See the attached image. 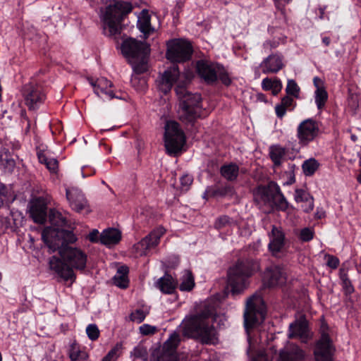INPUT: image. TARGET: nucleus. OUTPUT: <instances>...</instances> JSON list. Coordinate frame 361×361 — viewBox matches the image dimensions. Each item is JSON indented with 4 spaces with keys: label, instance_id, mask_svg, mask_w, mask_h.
Segmentation results:
<instances>
[{
    "label": "nucleus",
    "instance_id": "1",
    "mask_svg": "<svg viewBox=\"0 0 361 361\" xmlns=\"http://www.w3.org/2000/svg\"><path fill=\"white\" fill-rule=\"evenodd\" d=\"M87 255L80 247L66 246L59 250V256L49 258V269L66 281L73 283L76 279L74 270L83 271L87 267Z\"/></svg>",
    "mask_w": 361,
    "mask_h": 361
},
{
    "label": "nucleus",
    "instance_id": "2",
    "mask_svg": "<svg viewBox=\"0 0 361 361\" xmlns=\"http://www.w3.org/2000/svg\"><path fill=\"white\" fill-rule=\"evenodd\" d=\"M210 312L205 311L185 317L181 324L183 335L197 339L202 343H216L218 341L217 333L210 323Z\"/></svg>",
    "mask_w": 361,
    "mask_h": 361
},
{
    "label": "nucleus",
    "instance_id": "3",
    "mask_svg": "<svg viewBox=\"0 0 361 361\" xmlns=\"http://www.w3.org/2000/svg\"><path fill=\"white\" fill-rule=\"evenodd\" d=\"M131 10L132 5L129 2L116 0L110 2L101 13L104 34L109 37L118 34L121 30V21L123 15L130 13Z\"/></svg>",
    "mask_w": 361,
    "mask_h": 361
},
{
    "label": "nucleus",
    "instance_id": "4",
    "mask_svg": "<svg viewBox=\"0 0 361 361\" xmlns=\"http://www.w3.org/2000/svg\"><path fill=\"white\" fill-rule=\"evenodd\" d=\"M121 49L133 71L142 73L147 71L149 48L146 43L128 38L123 40Z\"/></svg>",
    "mask_w": 361,
    "mask_h": 361
},
{
    "label": "nucleus",
    "instance_id": "5",
    "mask_svg": "<svg viewBox=\"0 0 361 361\" xmlns=\"http://www.w3.org/2000/svg\"><path fill=\"white\" fill-rule=\"evenodd\" d=\"M265 313V305L260 295L254 294L247 299L244 312V325L247 334L249 343L248 354H251L255 348V343L250 337V330L257 327L263 322Z\"/></svg>",
    "mask_w": 361,
    "mask_h": 361
},
{
    "label": "nucleus",
    "instance_id": "6",
    "mask_svg": "<svg viewBox=\"0 0 361 361\" xmlns=\"http://www.w3.org/2000/svg\"><path fill=\"white\" fill-rule=\"evenodd\" d=\"M176 92L179 99L178 115L180 120L192 122L200 116L201 111V96L189 92L184 86L178 83Z\"/></svg>",
    "mask_w": 361,
    "mask_h": 361
},
{
    "label": "nucleus",
    "instance_id": "7",
    "mask_svg": "<svg viewBox=\"0 0 361 361\" xmlns=\"http://www.w3.org/2000/svg\"><path fill=\"white\" fill-rule=\"evenodd\" d=\"M259 269L258 264L255 262L249 267L248 262H239L231 268L228 274V284L231 288L233 294L239 293L246 288L247 279Z\"/></svg>",
    "mask_w": 361,
    "mask_h": 361
},
{
    "label": "nucleus",
    "instance_id": "8",
    "mask_svg": "<svg viewBox=\"0 0 361 361\" xmlns=\"http://www.w3.org/2000/svg\"><path fill=\"white\" fill-rule=\"evenodd\" d=\"M42 238L51 252L56 250L59 252L61 247L68 246L66 244L74 243L77 240L73 232L51 227L44 229Z\"/></svg>",
    "mask_w": 361,
    "mask_h": 361
},
{
    "label": "nucleus",
    "instance_id": "9",
    "mask_svg": "<svg viewBox=\"0 0 361 361\" xmlns=\"http://www.w3.org/2000/svg\"><path fill=\"white\" fill-rule=\"evenodd\" d=\"M164 146L169 154H176L183 148L185 137L179 124L174 121H167L164 126Z\"/></svg>",
    "mask_w": 361,
    "mask_h": 361
},
{
    "label": "nucleus",
    "instance_id": "10",
    "mask_svg": "<svg viewBox=\"0 0 361 361\" xmlns=\"http://www.w3.org/2000/svg\"><path fill=\"white\" fill-rule=\"evenodd\" d=\"M166 56L173 63H182L189 60L192 53L191 44L183 39H173L166 43Z\"/></svg>",
    "mask_w": 361,
    "mask_h": 361
},
{
    "label": "nucleus",
    "instance_id": "11",
    "mask_svg": "<svg viewBox=\"0 0 361 361\" xmlns=\"http://www.w3.org/2000/svg\"><path fill=\"white\" fill-rule=\"evenodd\" d=\"M327 326H321V338L317 343L314 355L316 361H333L334 348L327 333Z\"/></svg>",
    "mask_w": 361,
    "mask_h": 361
},
{
    "label": "nucleus",
    "instance_id": "12",
    "mask_svg": "<svg viewBox=\"0 0 361 361\" xmlns=\"http://www.w3.org/2000/svg\"><path fill=\"white\" fill-rule=\"evenodd\" d=\"M165 232L166 230L161 226L153 230L148 235L134 245L133 250L135 255L137 256L146 255L151 249L159 244L160 238Z\"/></svg>",
    "mask_w": 361,
    "mask_h": 361
},
{
    "label": "nucleus",
    "instance_id": "13",
    "mask_svg": "<svg viewBox=\"0 0 361 361\" xmlns=\"http://www.w3.org/2000/svg\"><path fill=\"white\" fill-rule=\"evenodd\" d=\"M319 126L318 123L308 118L302 121L297 128V137L299 143L307 145L313 141L319 135Z\"/></svg>",
    "mask_w": 361,
    "mask_h": 361
},
{
    "label": "nucleus",
    "instance_id": "14",
    "mask_svg": "<svg viewBox=\"0 0 361 361\" xmlns=\"http://www.w3.org/2000/svg\"><path fill=\"white\" fill-rule=\"evenodd\" d=\"M180 342L179 336L174 333L165 341L161 351L153 353V361H177L176 348Z\"/></svg>",
    "mask_w": 361,
    "mask_h": 361
},
{
    "label": "nucleus",
    "instance_id": "15",
    "mask_svg": "<svg viewBox=\"0 0 361 361\" xmlns=\"http://www.w3.org/2000/svg\"><path fill=\"white\" fill-rule=\"evenodd\" d=\"M277 191V184L270 182L266 187H259L254 193L255 201L259 207H267L265 212H269L272 209V200L274 192Z\"/></svg>",
    "mask_w": 361,
    "mask_h": 361
},
{
    "label": "nucleus",
    "instance_id": "16",
    "mask_svg": "<svg viewBox=\"0 0 361 361\" xmlns=\"http://www.w3.org/2000/svg\"><path fill=\"white\" fill-rule=\"evenodd\" d=\"M23 94L25 103L30 109H37L45 100V94L42 88L37 85H25Z\"/></svg>",
    "mask_w": 361,
    "mask_h": 361
},
{
    "label": "nucleus",
    "instance_id": "17",
    "mask_svg": "<svg viewBox=\"0 0 361 361\" xmlns=\"http://www.w3.org/2000/svg\"><path fill=\"white\" fill-rule=\"evenodd\" d=\"M90 85L94 89V93L103 100L111 99L114 97L118 98L114 90L113 84L105 78H100L95 81L89 80Z\"/></svg>",
    "mask_w": 361,
    "mask_h": 361
},
{
    "label": "nucleus",
    "instance_id": "18",
    "mask_svg": "<svg viewBox=\"0 0 361 361\" xmlns=\"http://www.w3.org/2000/svg\"><path fill=\"white\" fill-rule=\"evenodd\" d=\"M66 190L67 200L73 210L77 212H90L87 201L80 190L77 188H71Z\"/></svg>",
    "mask_w": 361,
    "mask_h": 361
},
{
    "label": "nucleus",
    "instance_id": "19",
    "mask_svg": "<svg viewBox=\"0 0 361 361\" xmlns=\"http://www.w3.org/2000/svg\"><path fill=\"white\" fill-rule=\"evenodd\" d=\"M263 280L264 285L269 287L281 286L286 281V274L282 267L271 266L265 271Z\"/></svg>",
    "mask_w": 361,
    "mask_h": 361
},
{
    "label": "nucleus",
    "instance_id": "20",
    "mask_svg": "<svg viewBox=\"0 0 361 361\" xmlns=\"http://www.w3.org/2000/svg\"><path fill=\"white\" fill-rule=\"evenodd\" d=\"M284 66L283 56L279 53L269 55L259 65L262 72L265 74L276 73Z\"/></svg>",
    "mask_w": 361,
    "mask_h": 361
},
{
    "label": "nucleus",
    "instance_id": "21",
    "mask_svg": "<svg viewBox=\"0 0 361 361\" xmlns=\"http://www.w3.org/2000/svg\"><path fill=\"white\" fill-rule=\"evenodd\" d=\"M180 77L178 68L173 65L170 68L166 70L160 76L158 80L159 90L164 94H167L171 89L173 84L178 82Z\"/></svg>",
    "mask_w": 361,
    "mask_h": 361
},
{
    "label": "nucleus",
    "instance_id": "22",
    "mask_svg": "<svg viewBox=\"0 0 361 361\" xmlns=\"http://www.w3.org/2000/svg\"><path fill=\"white\" fill-rule=\"evenodd\" d=\"M305 352L294 343H288L279 350L276 361H302Z\"/></svg>",
    "mask_w": 361,
    "mask_h": 361
},
{
    "label": "nucleus",
    "instance_id": "23",
    "mask_svg": "<svg viewBox=\"0 0 361 361\" xmlns=\"http://www.w3.org/2000/svg\"><path fill=\"white\" fill-rule=\"evenodd\" d=\"M30 213L33 221L37 224L44 223L47 217L46 202L42 198H38L32 202Z\"/></svg>",
    "mask_w": 361,
    "mask_h": 361
},
{
    "label": "nucleus",
    "instance_id": "24",
    "mask_svg": "<svg viewBox=\"0 0 361 361\" xmlns=\"http://www.w3.org/2000/svg\"><path fill=\"white\" fill-rule=\"evenodd\" d=\"M197 70L199 75L207 82H213L217 78L214 65L207 61H198Z\"/></svg>",
    "mask_w": 361,
    "mask_h": 361
},
{
    "label": "nucleus",
    "instance_id": "25",
    "mask_svg": "<svg viewBox=\"0 0 361 361\" xmlns=\"http://www.w3.org/2000/svg\"><path fill=\"white\" fill-rule=\"evenodd\" d=\"M309 336L308 327L305 321H299L290 324L289 338H299L302 342H305Z\"/></svg>",
    "mask_w": 361,
    "mask_h": 361
},
{
    "label": "nucleus",
    "instance_id": "26",
    "mask_svg": "<svg viewBox=\"0 0 361 361\" xmlns=\"http://www.w3.org/2000/svg\"><path fill=\"white\" fill-rule=\"evenodd\" d=\"M121 239V233L118 229L108 228L102 231L99 241L101 243L110 247L118 243Z\"/></svg>",
    "mask_w": 361,
    "mask_h": 361
},
{
    "label": "nucleus",
    "instance_id": "27",
    "mask_svg": "<svg viewBox=\"0 0 361 361\" xmlns=\"http://www.w3.org/2000/svg\"><path fill=\"white\" fill-rule=\"evenodd\" d=\"M294 199L297 202L304 203L302 208L305 212H310L314 208V199L312 195L302 189L295 191Z\"/></svg>",
    "mask_w": 361,
    "mask_h": 361
},
{
    "label": "nucleus",
    "instance_id": "28",
    "mask_svg": "<svg viewBox=\"0 0 361 361\" xmlns=\"http://www.w3.org/2000/svg\"><path fill=\"white\" fill-rule=\"evenodd\" d=\"M137 26L145 37L154 31L151 26L150 16L147 10L144 9L138 14Z\"/></svg>",
    "mask_w": 361,
    "mask_h": 361
},
{
    "label": "nucleus",
    "instance_id": "29",
    "mask_svg": "<svg viewBox=\"0 0 361 361\" xmlns=\"http://www.w3.org/2000/svg\"><path fill=\"white\" fill-rule=\"evenodd\" d=\"M68 355L71 361H90L87 352L75 341L69 345Z\"/></svg>",
    "mask_w": 361,
    "mask_h": 361
},
{
    "label": "nucleus",
    "instance_id": "30",
    "mask_svg": "<svg viewBox=\"0 0 361 361\" xmlns=\"http://www.w3.org/2000/svg\"><path fill=\"white\" fill-rule=\"evenodd\" d=\"M284 236L283 233L278 228L273 226L270 235V243L269 247L273 253L280 251L283 245Z\"/></svg>",
    "mask_w": 361,
    "mask_h": 361
},
{
    "label": "nucleus",
    "instance_id": "31",
    "mask_svg": "<svg viewBox=\"0 0 361 361\" xmlns=\"http://www.w3.org/2000/svg\"><path fill=\"white\" fill-rule=\"evenodd\" d=\"M269 154L274 166H279L286 159V149L279 145H272L269 147Z\"/></svg>",
    "mask_w": 361,
    "mask_h": 361
},
{
    "label": "nucleus",
    "instance_id": "32",
    "mask_svg": "<svg viewBox=\"0 0 361 361\" xmlns=\"http://www.w3.org/2000/svg\"><path fill=\"white\" fill-rule=\"evenodd\" d=\"M157 286L162 293L170 294L175 290L176 282L171 276L166 274L158 280Z\"/></svg>",
    "mask_w": 361,
    "mask_h": 361
},
{
    "label": "nucleus",
    "instance_id": "33",
    "mask_svg": "<svg viewBox=\"0 0 361 361\" xmlns=\"http://www.w3.org/2000/svg\"><path fill=\"white\" fill-rule=\"evenodd\" d=\"M220 172L225 179L229 181H233L236 180L239 174V167L237 164L233 163L224 164L221 167Z\"/></svg>",
    "mask_w": 361,
    "mask_h": 361
},
{
    "label": "nucleus",
    "instance_id": "34",
    "mask_svg": "<svg viewBox=\"0 0 361 361\" xmlns=\"http://www.w3.org/2000/svg\"><path fill=\"white\" fill-rule=\"evenodd\" d=\"M128 268L126 266L121 267L114 276V284L120 288H126L128 286Z\"/></svg>",
    "mask_w": 361,
    "mask_h": 361
},
{
    "label": "nucleus",
    "instance_id": "35",
    "mask_svg": "<svg viewBox=\"0 0 361 361\" xmlns=\"http://www.w3.org/2000/svg\"><path fill=\"white\" fill-rule=\"evenodd\" d=\"M262 87L264 90H271L274 95L279 94L282 89V83L279 79L266 78L262 81Z\"/></svg>",
    "mask_w": 361,
    "mask_h": 361
},
{
    "label": "nucleus",
    "instance_id": "36",
    "mask_svg": "<svg viewBox=\"0 0 361 361\" xmlns=\"http://www.w3.org/2000/svg\"><path fill=\"white\" fill-rule=\"evenodd\" d=\"M194 286L195 281L192 273L188 270H185L181 278L180 290L182 291H190L193 288Z\"/></svg>",
    "mask_w": 361,
    "mask_h": 361
},
{
    "label": "nucleus",
    "instance_id": "37",
    "mask_svg": "<svg viewBox=\"0 0 361 361\" xmlns=\"http://www.w3.org/2000/svg\"><path fill=\"white\" fill-rule=\"evenodd\" d=\"M40 163L44 164L47 168L52 173H56L58 169V161L54 158H49L44 152L37 153Z\"/></svg>",
    "mask_w": 361,
    "mask_h": 361
},
{
    "label": "nucleus",
    "instance_id": "38",
    "mask_svg": "<svg viewBox=\"0 0 361 361\" xmlns=\"http://www.w3.org/2000/svg\"><path fill=\"white\" fill-rule=\"evenodd\" d=\"M276 205V207L282 211H285L288 207V202L286 199L281 193L279 186L277 185V191L274 192V199L272 200V206Z\"/></svg>",
    "mask_w": 361,
    "mask_h": 361
},
{
    "label": "nucleus",
    "instance_id": "39",
    "mask_svg": "<svg viewBox=\"0 0 361 361\" xmlns=\"http://www.w3.org/2000/svg\"><path fill=\"white\" fill-rule=\"evenodd\" d=\"M319 163L315 159H309L305 161L302 165L303 173L305 176H312L319 168Z\"/></svg>",
    "mask_w": 361,
    "mask_h": 361
},
{
    "label": "nucleus",
    "instance_id": "40",
    "mask_svg": "<svg viewBox=\"0 0 361 361\" xmlns=\"http://www.w3.org/2000/svg\"><path fill=\"white\" fill-rule=\"evenodd\" d=\"M49 220L51 223L58 227L66 224V219L62 214L56 210H51L49 213Z\"/></svg>",
    "mask_w": 361,
    "mask_h": 361
},
{
    "label": "nucleus",
    "instance_id": "41",
    "mask_svg": "<svg viewBox=\"0 0 361 361\" xmlns=\"http://www.w3.org/2000/svg\"><path fill=\"white\" fill-rule=\"evenodd\" d=\"M123 350V345L121 343H116L111 350L104 357L108 361H116L118 357L121 355Z\"/></svg>",
    "mask_w": 361,
    "mask_h": 361
},
{
    "label": "nucleus",
    "instance_id": "42",
    "mask_svg": "<svg viewBox=\"0 0 361 361\" xmlns=\"http://www.w3.org/2000/svg\"><path fill=\"white\" fill-rule=\"evenodd\" d=\"M135 74L132 75L131 83L133 86L138 91H145L147 88V82L145 78H140L139 73L133 71Z\"/></svg>",
    "mask_w": 361,
    "mask_h": 361
},
{
    "label": "nucleus",
    "instance_id": "43",
    "mask_svg": "<svg viewBox=\"0 0 361 361\" xmlns=\"http://www.w3.org/2000/svg\"><path fill=\"white\" fill-rule=\"evenodd\" d=\"M327 98L328 94L325 89L316 90L314 99L318 109H320L324 106Z\"/></svg>",
    "mask_w": 361,
    "mask_h": 361
},
{
    "label": "nucleus",
    "instance_id": "44",
    "mask_svg": "<svg viewBox=\"0 0 361 361\" xmlns=\"http://www.w3.org/2000/svg\"><path fill=\"white\" fill-rule=\"evenodd\" d=\"M149 314V310L145 309H137L133 312L130 316V319L136 323H141Z\"/></svg>",
    "mask_w": 361,
    "mask_h": 361
},
{
    "label": "nucleus",
    "instance_id": "45",
    "mask_svg": "<svg viewBox=\"0 0 361 361\" xmlns=\"http://www.w3.org/2000/svg\"><path fill=\"white\" fill-rule=\"evenodd\" d=\"M235 224V221L227 216H222L218 218L215 222V228L221 229L226 227H231Z\"/></svg>",
    "mask_w": 361,
    "mask_h": 361
},
{
    "label": "nucleus",
    "instance_id": "46",
    "mask_svg": "<svg viewBox=\"0 0 361 361\" xmlns=\"http://www.w3.org/2000/svg\"><path fill=\"white\" fill-rule=\"evenodd\" d=\"M86 334L90 340L95 341L99 336V330L96 324H91L87 326Z\"/></svg>",
    "mask_w": 361,
    "mask_h": 361
},
{
    "label": "nucleus",
    "instance_id": "47",
    "mask_svg": "<svg viewBox=\"0 0 361 361\" xmlns=\"http://www.w3.org/2000/svg\"><path fill=\"white\" fill-rule=\"evenodd\" d=\"M139 331L143 336L153 335L157 331V327L145 324L139 327Z\"/></svg>",
    "mask_w": 361,
    "mask_h": 361
},
{
    "label": "nucleus",
    "instance_id": "48",
    "mask_svg": "<svg viewBox=\"0 0 361 361\" xmlns=\"http://www.w3.org/2000/svg\"><path fill=\"white\" fill-rule=\"evenodd\" d=\"M324 259L326 260V265L331 269H336L339 265L340 261L338 258L334 255L326 254L324 255Z\"/></svg>",
    "mask_w": 361,
    "mask_h": 361
},
{
    "label": "nucleus",
    "instance_id": "49",
    "mask_svg": "<svg viewBox=\"0 0 361 361\" xmlns=\"http://www.w3.org/2000/svg\"><path fill=\"white\" fill-rule=\"evenodd\" d=\"M286 90L288 94L296 96L298 94L299 87L293 80H288Z\"/></svg>",
    "mask_w": 361,
    "mask_h": 361
},
{
    "label": "nucleus",
    "instance_id": "50",
    "mask_svg": "<svg viewBox=\"0 0 361 361\" xmlns=\"http://www.w3.org/2000/svg\"><path fill=\"white\" fill-rule=\"evenodd\" d=\"M314 231L312 228H305L300 231V238L302 241H310L313 238Z\"/></svg>",
    "mask_w": 361,
    "mask_h": 361
},
{
    "label": "nucleus",
    "instance_id": "51",
    "mask_svg": "<svg viewBox=\"0 0 361 361\" xmlns=\"http://www.w3.org/2000/svg\"><path fill=\"white\" fill-rule=\"evenodd\" d=\"M192 183V178L190 175H184L180 178V185L183 190H188Z\"/></svg>",
    "mask_w": 361,
    "mask_h": 361
},
{
    "label": "nucleus",
    "instance_id": "52",
    "mask_svg": "<svg viewBox=\"0 0 361 361\" xmlns=\"http://www.w3.org/2000/svg\"><path fill=\"white\" fill-rule=\"evenodd\" d=\"M131 354L135 357H137V358L140 357V358L146 359L147 351L144 348L137 346V347L134 348Z\"/></svg>",
    "mask_w": 361,
    "mask_h": 361
},
{
    "label": "nucleus",
    "instance_id": "53",
    "mask_svg": "<svg viewBox=\"0 0 361 361\" xmlns=\"http://www.w3.org/2000/svg\"><path fill=\"white\" fill-rule=\"evenodd\" d=\"M6 201H7V192L6 187L3 185H0V207Z\"/></svg>",
    "mask_w": 361,
    "mask_h": 361
},
{
    "label": "nucleus",
    "instance_id": "54",
    "mask_svg": "<svg viewBox=\"0 0 361 361\" xmlns=\"http://www.w3.org/2000/svg\"><path fill=\"white\" fill-rule=\"evenodd\" d=\"M81 171L83 178L92 176L95 173V170L88 166H82Z\"/></svg>",
    "mask_w": 361,
    "mask_h": 361
},
{
    "label": "nucleus",
    "instance_id": "55",
    "mask_svg": "<svg viewBox=\"0 0 361 361\" xmlns=\"http://www.w3.org/2000/svg\"><path fill=\"white\" fill-rule=\"evenodd\" d=\"M287 109L281 104L276 105L275 107L276 114L279 118H282L286 114Z\"/></svg>",
    "mask_w": 361,
    "mask_h": 361
},
{
    "label": "nucleus",
    "instance_id": "56",
    "mask_svg": "<svg viewBox=\"0 0 361 361\" xmlns=\"http://www.w3.org/2000/svg\"><path fill=\"white\" fill-rule=\"evenodd\" d=\"M98 231L94 229L89 233V235H87V238L92 243L97 242L99 240L98 238Z\"/></svg>",
    "mask_w": 361,
    "mask_h": 361
},
{
    "label": "nucleus",
    "instance_id": "57",
    "mask_svg": "<svg viewBox=\"0 0 361 361\" xmlns=\"http://www.w3.org/2000/svg\"><path fill=\"white\" fill-rule=\"evenodd\" d=\"M342 285L346 292L352 293L353 291V286L349 279L342 281Z\"/></svg>",
    "mask_w": 361,
    "mask_h": 361
},
{
    "label": "nucleus",
    "instance_id": "58",
    "mask_svg": "<svg viewBox=\"0 0 361 361\" xmlns=\"http://www.w3.org/2000/svg\"><path fill=\"white\" fill-rule=\"evenodd\" d=\"M293 103V98L290 97H284L282 100H281V104L285 106L286 109H288L289 106H292Z\"/></svg>",
    "mask_w": 361,
    "mask_h": 361
},
{
    "label": "nucleus",
    "instance_id": "59",
    "mask_svg": "<svg viewBox=\"0 0 361 361\" xmlns=\"http://www.w3.org/2000/svg\"><path fill=\"white\" fill-rule=\"evenodd\" d=\"M313 82H314V86L316 87V90L325 89L324 87V82L319 78L314 77V79H313Z\"/></svg>",
    "mask_w": 361,
    "mask_h": 361
},
{
    "label": "nucleus",
    "instance_id": "60",
    "mask_svg": "<svg viewBox=\"0 0 361 361\" xmlns=\"http://www.w3.org/2000/svg\"><path fill=\"white\" fill-rule=\"evenodd\" d=\"M252 361H269V360L264 353H260Z\"/></svg>",
    "mask_w": 361,
    "mask_h": 361
},
{
    "label": "nucleus",
    "instance_id": "61",
    "mask_svg": "<svg viewBox=\"0 0 361 361\" xmlns=\"http://www.w3.org/2000/svg\"><path fill=\"white\" fill-rule=\"evenodd\" d=\"M347 272H348V271L346 269H345L344 268L340 269L339 276H340V279L341 281L348 279Z\"/></svg>",
    "mask_w": 361,
    "mask_h": 361
},
{
    "label": "nucleus",
    "instance_id": "62",
    "mask_svg": "<svg viewBox=\"0 0 361 361\" xmlns=\"http://www.w3.org/2000/svg\"><path fill=\"white\" fill-rule=\"evenodd\" d=\"M233 192V190L231 187H226L222 190V192H221L223 195H232Z\"/></svg>",
    "mask_w": 361,
    "mask_h": 361
},
{
    "label": "nucleus",
    "instance_id": "63",
    "mask_svg": "<svg viewBox=\"0 0 361 361\" xmlns=\"http://www.w3.org/2000/svg\"><path fill=\"white\" fill-rule=\"evenodd\" d=\"M276 45H272V44L271 43V42H266L263 44V47L266 49H268L269 48H273V47H275Z\"/></svg>",
    "mask_w": 361,
    "mask_h": 361
},
{
    "label": "nucleus",
    "instance_id": "64",
    "mask_svg": "<svg viewBox=\"0 0 361 361\" xmlns=\"http://www.w3.org/2000/svg\"><path fill=\"white\" fill-rule=\"evenodd\" d=\"M322 42L326 45L329 46L330 44V38L328 37H324L322 38Z\"/></svg>",
    "mask_w": 361,
    "mask_h": 361
}]
</instances>
